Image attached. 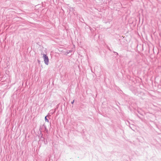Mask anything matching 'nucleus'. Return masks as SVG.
I'll return each instance as SVG.
<instances>
[{"mask_svg":"<svg viewBox=\"0 0 161 161\" xmlns=\"http://www.w3.org/2000/svg\"><path fill=\"white\" fill-rule=\"evenodd\" d=\"M43 57L44 58V62L47 65L48 64L49 62L48 57L45 54H43Z\"/></svg>","mask_w":161,"mask_h":161,"instance_id":"f257e3e1","label":"nucleus"},{"mask_svg":"<svg viewBox=\"0 0 161 161\" xmlns=\"http://www.w3.org/2000/svg\"><path fill=\"white\" fill-rule=\"evenodd\" d=\"M74 100L73 101V102H71V103H72V104H73V103H74Z\"/></svg>","mask_w":161,"mask_h":161,"instance_id":"7ed1b4c3","label":"nucleus"},{"mask_svg":"<svg viewBox=\"0 0 161 161\" xmlns=\"http://www.w3.org/2000/svg\"><path fill=\"white\" fill-rule=\"evenodd\" d=\"M45 121L46 122H48V119L47 118V116H45Z\"/></svg>","mask_w":161,"mask_h":161,"instance_id":"f03ea898","label":"nucleus"}]
</instances>
